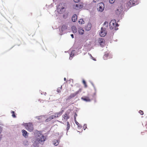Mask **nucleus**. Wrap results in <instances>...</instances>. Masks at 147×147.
I'll list each match as a JSON object with an SVG mask.
<instances>
[{"label": "nucleus", "mask_w": 147, "mask_h": 147, "mask_svg": "<svg viewBox=\"0 0 147 147\" xmlns=\"http://www.w3.org/2000/svg\"><path fill=\"white\" fill-rule=\"evenodd\" d=\"M90 56H91V58L93 60H96L92 56V55H91V54H90Z\"/></svg>", "instance_id": "obj_40"}, {"label": "nucleus", "mask_w": 147, "mask_h": 147, "mask_svg": "<svg viewBox=\"0 0 147 147\" xmlns=\"http://www.w3.org/2000/svg\"><path fill=\"white\" fill-rule=\"evenodd\" d=\"M97 10L98 11L102 12L104 9L105 5L102 2L99 3L97 5Z\"/></svg>", "instance_id": "obj_5"}, {"label": "nucleus", "mask_w": 147, "mask_h": 147, "mask_svg": "<svg viewBox=\"0 0 147 147\" xmlns=\"http://www.w3.org/2000/svg\"><path fill=\"white\" fill-rule=\"evenodd\" d=\"M2 130V128L1 126H0V134H1Z\"/></svg>", "instance_id": "obj_37"}, {"label": "nucleus", "mask_w": 147, "mask_h": 147, "mask_svg": "<svg viewBox=\"0 0 147 147\" xmlns=\"http://www.w3.org/2000/svg\"><path fill=\"white\" fill-rule=\"evenodd\" d=\"M22 135L24 137L26 138L28 137V133L25 130H22Z\"/></svg>", "instance_id": "obj_14"}, {"label": "nucleus", "mask_w": 147, "mask_h": 147, "mask_svg": "<svg viewBox=\"0 0 147 147\" xmlns=\"http://www.w3.org/2000/svg\"><path fill=\"white\" fill-rule=\"evenodd\" d=\"M59 141L57 140H55L53 142V144L54 145L56 146H57L59 144Z\"/></svg>", "instance_id": "obj_24"}, {"label": "nucleus", "mask_w": 147, "mask_h": 147, "mask_svg": "<svg viewBox=\"0 0 147 147\" xmlns=\"http://www.w3.org/2000/svg\"><path fill=\"white\" fill-rule=\"evenodd\" d=\"M75 116V117H76V116H77V115L76 114H75V115L74 116V117Z\"/></svg>", "instance_id": "obj_44"}, {"label": "nucleus", "mask_w": 147, "mask_h": 147, "mask_svg": "<svg viewBox=\"0 0 147 147\" xmlns=\"http://www.w3.org/2000/svg\"><path fill=\"white\" fill-rule=\"evenodd\" d=\"M109 54L108 53H107L105 54L103 57V58L105 60L107 59L108 58H109L110 57H108Z\"/></svg>", "instance_id": "obj_21"}, {"label": "nucleus", "mask_w": 147, "mask_h": 147, "mask_svg": "<svg viewBox=\"0 0 147 147\" xmlns=\"http://www.w3.org/2000/svg\"><path fill=\"white\" fill-rule=\"evenodd\" d=\"M63 110H62L59 112L55 113L54 114V115H52V116H53V117L54 118H57L58 117H60L63 113Z\"/></svg>", "instance_id": "obj_7"}, {"label": "nucleus", "mask_w": 147, "mask_h": 147, "mask_svg": "<svg viewBox=\"0 0 147 147\" xmlns=\"http://www.w3.org/2000/svg\"><path fill=\"white\" fill-rule=\"evenodd\" d=\"M80 24H84V21L82 19H80L78 22Z\"/></svg>", "instance_id": "obj_27"}, {"label": "nucleus", "mask_w": 147, "mask_h": 147, "mask_svg": "<svg viewBox=\"0 0 147 147\" xmlns=\"http://www.w3.org/2000/svg\"><path fill=\"white\" fill-rule=\"evenodd\" d=\"M82 99L86 102H89L90 101V99L88 97L86 98H82Z\"/></svg>", "instance_id": "obj_25"}, {"label": "nucleus", "mask_w": 147, "mask_h": 147, "mask_svg": "<svg viewBox=\"0 0 147 147\" xmlns=\"http://www.w3.org/2000/svg\"><path fill=\"white\" fill-rule=\"evenodd\" d=\"M62 7H64L65 8V3H60L57 6V9L58 10V11H60V8H62Z\"/></svg>", "instance_id": "obj_8"}, {"label": "nucleus", "mask_w": 147, "mask_h": 147, "mask_svg": "<svg viewBox=\"0 0 147 147\" xmlns=\"http://www.w3.org/2000/svg\"><path fill=\"white\" fill-rule=\"evenodd\" d=\"M116 21L115 20H111L109 24L110 29L112 30L115 28V30H118V29L116 27V26H118L119 25L117 24H116Z\"/></svg>", "instance_id": "obj_2"}, {"label": "nucleus", "mask_w": 147, "mask_h": 147, "mask_svg": "<svg viewBox=\"0 0 147 147\" xmlns=\"http://www.w3.org/2000/svg\"><path fill=\"white\" fill-rule=\"evenodd\" d=\"M69 118V115L67 113H65L62 116V120L64 121H65L68 119Z\"/></svg>", "instance_id": "obj_10"}, {"label": "nucleus", "mask_w": 147, "mask_h": 147, "mask_svg": "<svg viewBox=\"0 0 147 147\" xmlns=\"http://www.w3.org/2000/svg\"><path fill=\"white\" fill-rule=\"evenodd\" d=\"M12 116L14 118H15L16 117V116L14 114V113L12 114Z\"/></svg>", "instance_id": "obj_39"}, {"label": "nucleus", "mask_w": 147, "mask_h": 147, "mask_svg": "<svg viewBox=\"0 0 147 147\" xmlns=\"http://www.w3.org/2000/svg\"><path fill=\"white\" fill-rule=\"evenodd\" d=\"M24 126L26 129L30 132L32 131L33 130V125L31 123H24Z\"/></svg>", "instance_id": "obj_3"}, {"label": "nucleus", "mask_w": 147, "mask_h": 147, "mask_svg": "<svg viewBox=\"0 0 147 147\" xmlns=\"http://www.w3.org/2000/svg\"><path fill=\"white\" fill-rule=\"evenodd\" d=\"M74 121L76 124L78 125V127H80V128L82 127V126L79 125V123L76 121L75 116Z\"/></svg>", "instance_id": "obj_26"}, {"label": "nucleus", "mask_w": 147, "mask_h": 147, "mask_svg": "<svg viewBox=\"0 0 147 147\" xmlns=\"http://www.w3.org/2000/svg\"><path fill=\"white\" fill-rule=\"evenodd\" d=\"M44 117V115H41L40 116H39V117H36V118H37L38 120H40V118L41 117Z\"/></svg>", "instance_id": "obj_31"}, {"label": "nucleus", "mask_w": 147, "mask_h": 147, "mask_svg": "<svg viewBox=\"0 0 147 147\" xmlns=\"http://www.w3.org/2000/svg\"><path fill=\"white\" fill-rule=\"evenodd\" d=\"M108 23L107 22H105L103 24V26L104 27H105V28H106L108 27Z\"/></svg>", "instance_id": "obj_28"}, {"label": "nucleus", "mask_w": 147, "mask_h": 147, "mask_svg": "<svg viewBox=\"0 0 147 147\" xmlns=\"http://www.w3.org/2000/svg\"><path fill=\"white\" fill-rule=\"evenodd\" d=\"M123 11V9L121 7H119L115 11V13L117 15H119L121 14Z\"/></svg>", "instance_id": "obj_9"}, {"label": "nucleus", "mask_w": 147, "mask_h": 147, "mask_svg": "<svg viewBox=\"0 0 147 147\" xmlns=\"http://www.w3.org/2000/svg\"><path fill=\"white\" fill-rule=\"evenodd\" d=\"M83 82L84 84V85L86 87H87V85L86 84V83L85 80H84L83 81Z\"/></svg>", "instance_id": "obj_33"}, {"label": "nucleus", "mask_w": 147, "mask_h": 147, "mask_svg": "<svg viewBox=\"0 0 147 147\" xmlns=\"http://www.w3.org/2000/svg\"><path fill=\"white\" fill-rule=\"evenodd\" d=\"M75 51L74 50H73L72 51L70 55V57H69V59L71 60L72 58H72L73 57H74L75 55Z\"/></svg>", "instance_id": "obj_18"}, {"label": "nucleus", "mask_w": 147, "mask_h": 147, "mask_svg": "<svg viewBox=\"0 0 147 147\" xmlns=\"http://www.w3.org/2000/svg\"><path fill=\"white\" fill-rule=\"evenodd\" d=\"M106 28H101V30L99 32L100 35L101 37L105 36L107 34V32L106 31Z\"/></svg>", "instance_id": "obj_6"}, {"label": "nucleus", "mask_w": 147, "mask_h": 147, "mask_svg": "<svg viewBox=\"0 0 147 147\" xmlns=\"http://www.w3.org/2000/svg\"><path fill=\"white\" fill-rule=\"evenodd\" d=\"M74 1L76 3H78L80 1V0H74Z\"/></svg>", "instance_id": "obj_38"}, {"label": "nucleus", "mask_w": 147, "mask_h": 147, "mask_svg": "<svg viewBox=\"0 0 147 147\" xmlns=\"http://www.w3.org/2000/svg\"><path fill=\"white\" fill-rule=\"evenodd\" d=\"M139 113L141 114V115L143 114V111L141 110H140L139 111Z\"/></svg>", "instance_id": "obj_35"}, {"label": "nucleus", "mask_w": 147, "mask_h": 147, "mask_svg": "<svg viewBox=\"0 0 147 147\" xmlns=\"http://www.w3.org/2000/svg\"><path fill=\"white\" fill-rule=\"evenodd\" d=\"M64 80L65 81V80H66V78H64Z\"/></svg>", "instance_id": "obj_45"}, {"label": "nucleus", "mask_w": 147, "mask_h": 147, "mask_svg": "<svg viewBox=\"0 0 147 147\" xmlns=\"http://www.w3.org/2000/svg\"><path fill=\"white\" fill-rule=\"evenodd\" d=\"M37 134L36 138L33 140V146L35 147H38L39 144H43L46 139V137L40 133L38 132Z\"/></svg>", "instance_id": "obj_1"}, {"label": "nucleus", "mask_w": 147, "mask_h": 147, "mask_svg": "<svg viewBox=\"0 0 147 147\" xmlns=\"http://www.w3.org/2000/svg\"><path fill=\"white\" fill-rule=\"evenodd\" d=\"M81 92V90L80 89L78 91L75 92L74 93L71 94L69 96V98L70 99L74 97L79 92Z\"/></svg>", "instance_id": "obj_12"}, {"label": "nucleus", "mask_w": 147, "mask_h": 147, "mask_svg": "<svg viewBox=\"0 0 147 147\" xmlns=\"http://www.w3.org/2000/svg\"><path fill=\"white\" fill-rule=\"evenodd\" d=\"M11 113L13 114V113H14V112L13 111H11Z\"/></svg>", "instance_id": "obj_42"}, {"label": "nucleus", "mask_w": 147, "mask_h": 147, "mask_svg": "<svg viewBox=\"0 0 147 147\" xmlns=\"http://www.w3.org/2000/svg\"><path fill=\"white\" fill-rule=\"evenodd\" d=\"M91 24L90 23H88L87 26L86 28V29L87 30H89L91 28Z\"/></svg>", "instance_id": "obj_19"}, {"label": "nucleus", "mask_w": 147, "mask_h": 147, "mask_svg": "<svg viewBox=\"0 0 147 147\" xmlns=\"http://www.w3.org/2000/svg\"><path fill=\"white\" fill-rule=\"evenodd\" d=\"M83 128L84 130H85L86 128H87V125L86 124H84L83 126Z\"/></svg>", "instance_id": "obj_32"}, {"label": "nucleus", "mask_w": 147, "mask_h": 147, "mask_svg": "<svg viewBox=\"0 0 147 147\" xmlns=\"http://www.w3.org/2000/svg\"><path fill=\"white\" fill-rule=\"evenodd\" d=\"M77 19V16L76 15H74L72 16V20L73 22H75Z\"/></svg>", "instance_id": "obj_20"}, {"label": "nucleus", "mask_w": 147, "mask_h": 147, "mask_svg": "<svg viewBox=\"0 0 147 147\" xmlns=\"http://www.w3.org/2000/svg\"><path fill=\"white\" fill-rule=\"evenodd\" d=\"M54 119V118L53 117V116H50V117L47 119L45 121L46 122H48L49 121H50L52 119Z\"/></svg>", "instance_id": "obj_23"}, {"label": "nucleus", "mask_w": 147, "mask_h": 147, "mask_svg": "<svg viewBox=\"0 0 147 147\" xmlns=\"http://www.w3.org/2000/svg\"><path fill=\"white\" fill-rule=\"evenodd\" d=\"M61 87H62V86H61V88H58L57 89V92H58L59 93V92H60L61 91H60V89H61Z\"/></svg>", "instance_id": "obj_34"}, {"label": "nucleus", "mask_w": 147, "mask_h": 147, "mask_svg": "<svg viewBox=\"0 0 147 147\" xmlns=\"http://www.w3.org/2000/svg\"><path fill=\"white\" fill-rule=\"evenodd\" d=\"M46 94V92H45V95Z\"/></svg>", "instance_id": "obj_47"}, {"label": "nucleus", "mask_w": 147, "mask_h": 147, "mask_svg": "<svg viewBox=\"0 0 147 147\" xmlns=\"http://www.w3.org/2000/svg\"><path fill=\"white\" fill-rule=\"evenodd\" d=\"M67 130H69V127H70V125L69 123V122H68V121L67 122Z\"/></svg>", "instance_id": "obj_29"}, {"label": "nucleus", "mask_w": 147, "mask_h": 147, "mask_svg": "<svg viewBox=\"0 0 147 147\" xmlns=\"http://www.w3.org/2000/svg\"><path fill=\"white\" fill-rule=\"evenodd\" d=\"M72 29L74 33H76L77 32V29L76 27L74 26L72 27Z\"/></svg>", "instance_id": "obj_22"}, {"label": "nucleus", "mask_w": 147, "mask_h": 147, "mask_svg": "<svg viewBox=\"0 0 147 147\" xmlns=\"http://www.w3.org/2000/svg\"><path fill=\"white\" fill-rule=\"evenodd\" d=\"M79 33L80 34H83L84 33V30L81 27H79L78 28Z\"/></svg>", "instance_id": "obj_15"}, {"label": "nucleus", "mask_w": 147, "mask_h": 147, "mask_svg": "<svg viewBox=\"0 0 147 147\" xmlns=\"http://www.w3.org/2000/svg\"><path fill=\"white\" fill-rule=\"evenodd\" d=\"M67 28V26L65 25H64L62 26L61 29L60 30V31L63 32Z\"/></svg>", "instance_id": "obj_17"}, {"label": "nucleus", "mask_w": 147, "mask_h": 147, "mask_svg": "<svg viewBox=\"0 0 147 147\" xmlns=\"http://www.w3.org/2000/svg\"><path fill=\"white\" fill-rule=\"evenodd\" d=\"M115 0H109V2L111 4H113L114 3Z\"/></svg>", "instance_id": "obj_30"}, {"label": "nucleus", "mask_w": 147, "mask_h": 147, "mask_svg": "<svg viewBox=\"0 0 147 147\" xmlns=\"http://www.w3.org/2000/svg\"><path fill=\"white\" fill-rule=\"evenodd\" d=\"M83 7V5L82 4H76L75 5H74V8L76 9H79L82 8Z\"/></svg>", "instance_id": "obj_11"}, {"label": "nucleus", "mask_w": 147, "mask_h": 147, "mask_svg": "<svg viewBox=\"0 0 147 147\" xmlns=\"http://www.w3.org/2000/svg\"><path fill=\"white\" fill-rule=\"evenodd\" d=\"M96 1H97V0H93V1H94V2H96Z\"/></svg>", "instance_id": "obj_43"}, {"label": "nucleus", "mask_w": 147, "mask_h": 147, "mask_svg": "<svg viewBox=\"0 0 147 147\" xmlns=\"http://www.w3.org/2000/svg\"><path fill=\"white\" fill-rule=\"evenodd\" d=\"M139 3V1L137 0H130L127 3V5L129 6V7L133 6V5H136Z\"/></svg>", "instance_id": "obj_4"}, {"label": "nucleus", "mask_w": 147, "mask_h": 147, "mask_svg": "<svg viewBox=\"0 0 147 147\" xmlns=\"http://www.w3.org/2000/svg\"><path fill=\"white\" fill-rule=\"evenodd\" d=\"M91 83L92 85V86H93L94 87V88L95 90H96V88H95L92 82H91Z\"/></svg>", "instance_id": "obj_36"}, {"label": "nucleus", "mask_w": 147, "mask_h": 147, "mask_svg": "<svg viewBox=\"0 0 147 147\" xmlns=\"http://www.w3.org/2000/svg\"><path fill=\"white\" fill-rule=\"evenodd\" d=\"M98 42L101 47L104 45L105 40L103 38H100L98 40Z\"/></svg>", "instance_id": "obj_13"}, {"label": "nucleus", "mask_w": 147, "mask_h": 147, "mask_svg": "<svg viewBox=\"0 0 147 147\" xmlns=\"http://www.w3.org/2000/svg\"><path fill=\"white\" fill-rule=\"evenodd\" d=\"M71 36L72 38H74V35L73 34H71Z\"/></svg>", "instance_id": "obj_41"}, {"label": "nucleus", "mask_w": 147, "mask_h": 147, "mask_svg": "<svg viewBox=\"0 0 147 147\" xmlns=\"http://www.w3.org/2000/svg\"><path fill=\"white\" fill-rule=\"evenodd\" d=\"M60 11H58V10L57 9V12H58L59 13H62L63 12H64L65 10V8L64 7H62V8H60Z\"/></svg>", "instance_id": "obj_16"}, {"label": "nucleus", "mask_w": 147, "mask_h": 147, "mask_svg": "<svg viewBox=\"0 0 147 147\" xmlns=\"http://www.w3.org/2000/svg\"><path fill=\"white\" fill-rule=\"evenodd\" d=\"M60 35H62V34L61 33H60Z\"/></svg>", "instance_id": "obj_46"}]
</instances>
